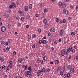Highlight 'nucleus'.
Masks as SVG:
<instances>
[{"label": "nucleus", "instance_id": "1", "mask_svg": "<svg viewBox=\"0 0 78 78\" xmlns=\"http://www.w3.org/2000/svg\"><path fill=\"white\" fill-rule=\"evenodd\" d=\"M1 30L2 32H4L6 30V28L4 26H3L1 27Z\"/></svg>", "mask_w": 78, "mask_h": 78}, {"label": "nucleus", "instance_id": "2", "mask_svg": "<svg viewBox=\"0 0 78 78\" xmlns=\"http://www.w3.org/2000/svg\"><path fill=\"white\" fill-rule=\"evenodd\" d=\"M72 47H70L69 48L67 49V52L68 53H70L71 51H72Z\"/></svg>", "mask_w": 78, "mask_h": 78}, {"label": "nucleus", "instance_id": "3", "mask_svg": "<svg viewBox=\"0 0 78 78\" xmlns=\"http://www.w3.org/2000/svg\"><path fill=\"white\" fill-rule=\"evenodd\" d=\"M11 67L10 66H8L7 67V69H6V70H5V71H6V72H7L9 73V72H7V71H9V70H10L11 69Z\"/></svg>", "mask_w": 78, "mask_h": 78}, {"label": "nucleus", "instance_id": "4", "mask_svg": "<svg viewBox=\"0 0 78 78\" xmlns=\"http://www.w3.org/2000/svg\"><path fill=\"white\" fill-rule=\"evenodd\" d=\"M75 71V70L74 68H73L72 67L70 69V72L72 73H74Z\"/></svg>", "mask_w": 78, "mask_h": 78}, {"label": "nucleus", "instance_id": "5", "mask_svg": "<svg viewBox=\"0 0 78 78\" xmlns=\"http://www.w3.org/2000/svg\"><path fill=\"white\" fill-rule=\"evenodd\" d=\"M66 6V5L65 4V3L63 2V4H62V7L63 8V9H65Z\"/></svg>", "mask_w": 78, "mask_h": 78}, {"label": "nucleus", "instance_id": "6", "mask_svg": "<svg viewBox=\"0 0 78 78\" xmlns=\"http://www.w3.org/2000/svg\"><path fill=\"white\" fill-rule=\"evenodd\" d=\"M50 31L52 32H55V28L54 27L52 28L51 29H50Z\"/></svg>", "mask_w": 78, "mask_h": 78}, {"label": "nucleus", "instance_id": "7", "mask_svg": "<svg viewBox=\"0 0 78 78\" xmlns=\"http://www.w3.org/2000/svg\"><path fill=\"white\" fill-rule=\"evenodd\" d=\"M47 60V58L46 57V56H44V57H43V61H46Z\"/></svg>", "mask_w": 78, "mask_h": 78}, {"label": "nucleus", "instance_id": "8", "mask_svg": "<svg viewBox=\"0 0 78 78\" xmlns=\"http://www.w3.org/2000/svg\"><path fill=\"white\" fill-rule=\"evenodd\" d=\"M11 5L13 6L15 8H16V5H15V3L14 2H12L11 4H10Z\"/></svg>", "mask_w": 78, "mask_h": 78}, {"label": "nucleus", "instance_id": "9", "mask_svg": "<svg viewBox=\"0 0 78 78\" xmlns=\"http://www.w3.org/2000/svg\"><path fill=\"white\" fill-rule=\"evenodd\" d=\"M12 62L10 61L9 62V66H10V67H12Z\"/></svg>", "mask_w": 78, "mask_h": 78}, {"label": "nucleus", "instance_id": "10", "mask_svg": "<svg viewBox=\"0 0 78 78\" xmlns=\"http://www.w3.org/2000/svg\"><path fill=\"white\" fill-rule=\"evenodd\" d=\"M63 12L66 15H67L68 13V10H63Z\"/></svg>", "mask_w": 78, "mask_h": 78}, {"label": "nucleus", "instance_id": "11", "mask_svg": "<svg viewBox=\"0 0 78 78\" xmlns=\"http://www.w3.org/2000/svg\"><path fill=\"white\" fill-rule=\"evenodd\" d=\"M24 9L26 11H27L28 9V6H26L25 7H24Z\"/></svg>", "mask_w": 78, "mask_h": 78}, {"label": "nucleus", "instance_id": "12", "mask_svg": "<svg viewBox=\"0 0 78 78\" xmlns=\"http://www.w3.org/2000/svg\"><path fill=\"white\" fill-rule=\"evenodd\" d=\"M63 30L62 29V30H61L60 32H59V34H63Z\"/></svg>", "mask_w": 78, "mask_h": 78}, {"label": "nucleus", "instance_id": "13", "mask_svg": "<svg viewBox=\"0 0 78 78\" xmlns=\"http://www.w3.org/2000/svg\"><path fill=\"white\" fill-rule=\"evenodd\" d=\"M22 58H19L18 60V61L19 62V63H21L22 61H23Z\"/></svg>", "mask_w": 78, "mask_h": 78}, {"label": "nucleus", "instance_id": "14", "mask_svg": "<svg viewBox=\"0 0 78 78\" xmlns=\"http://www.w3.org/2000/svg\"><path fill=\"white\" fill-rule=\"evenodd\" d=\"M50 71V69L49 68H47L46 70H45V73H46L47 72H48Z\"/></svg>", "mask_w": 78, "mask_h": 78}, {"label": "nucleus", "instance_id": "15", "mask_svg": "<svg viewBox=\"0 0 78 78\" xmlns=\"http://www.w3.org/2000/svg\"><path fill=\"white\" fill-rule=\"evenodd\" d=\"M47 19H44V20H43V23H44L45 24H46L47 23Z\"/></svg>", "mask_w": 78, "mask_h": 78}, {"label": "nucleus", "instance_id": "16", "mask_svg": "<svg viewBox=\"0 0 78 78\" xmlns=\"http://www.w3.org/2000/svg\"><path fill=\"white\" fill-rule=\"evenodd\" d=\"M32 8V4H30L29 6V9H30Z\"/></svg>", "mask_w": 78, "mask_h": 78}, {"label": "nucleus", "instance_id": "17", "mask_svg": "<svg viewBox=\"0 0 78 78\" xmlns=\"http://www.w3.org/2000/svg\"><path fill=\"white\" fill-rule=\"evenodd\" d=\"M32 37L33 38H36V35H35V34H34L33 35H32Z\"/></svg>", "mask_w": 78, "mask_h": 78}, {"label": "nucleus", "instance_id": "18", "mask_svg": "<svg viewBox=\"0 0 78 78\" xmlns=\"http://www.w3.org/2000/svg\"><path fill=\"white\" fill-rule=\"evenodd\" d=\"M59 63V61L58 60H56L55 61V63L56 64H58Z\"/></svg>", "mask_w": 78, "mask_h": 78}, {"label": "nucleus", "instance_id": "19", "mask_svg": "<svg viewBox=\"0 0 78 78\" xmlns=\"http://www.w3.org/2000/svg\"><path fill=\"white\" fill-rule=\"evenodd\" d=\"M37 72L39 73L40 74H41L43 72L42 70H40L38 71Z\"/></svg>", "mask_w": 78, "mask_h": 78}, {"label": "nucleus", "instance_id": "20", "mask_svg": "<svg viewBox=\"0 0 78 78\" xmlns=\"http://www.w3.org/2000/svg\"><path fill=\"white\" fill-rule=\"evenodd\" d=\"M25 75L26 76H27L28 74V71H26V72H25Z\"/></svg>", "mask_w": 78, "mask_h": 78}, {"label": "nucleus", "instance_id": "21", "mask_svg": "<svg viewBox=\"0 0 78 78\" xmlns=\"http://www.w3.org/2000/svg\"><path fill=\"white\" fill-rule=\"evenodd\" d=\"M42 43L44 44H45L47 43V42L45 40H44L43 41Z\"/></svg>", "mask_w": 78, "mask_h": 78}, {"label": "nucleus", "instance_id": "22", "mask_svg": "<svg viewBox=\"0 0 78 78\" xmlns=\"http://www.w3.org/2000/svg\"><path fill=\"white\" fill-rule=\"evenodd\" d=\"M58 4L60 6H61V5H62V3L61 2H58Z\"/></svg>", "mask_w": 78, "mask_h": 78}, {"label": "nucleus", "instance_id": "23", "mask_svg": "<svg viewBox=\"0 0 78 78\" xmlns=\"http://www.w3.org/2000/svg\"><path fill=\"white\" fill-rule=\"evenodd\" d=\"M45 69L44 68H43L42 69V71L43 73H44V72H45Z\"/></svg>", "mask_w": 78, "mask_h": 78}, {"label": "nucleus", "instance_id": "24", "mask_svg": "<svg viewBox=\"0 0 78 78\" xmlns=\"http://www.w3.org/2000/svg\"><path fill=\"white\" fill-rule=\"evenodd\" d=\"M27 65H26L25 66V68H24V69L23 70V71H25V70L26 69H27Z\"/></svg>", "mask_w": 78, "mask_h": 78}, {"label": "nucleus", "instance_id": "25", "mask_svg": "<svg viewBox=\"0 0 78 78\" xmlns=\"http://www.w3.org/2000/svg\"><path fill=\"white\" fill-rule=\"evenodd\" d=\"M8 42H9V43H10L12 42V39H9L8 40Z\"/></svg>", "mask_w": 78, "mask_h": 78}, {"label": "nucleus", "instance_id": "26", "mask_svg": "<svg viewBox=\"0 0 78 78\" xmlns=\"http://www.w3.org/2000/svg\"><path fill=\"white\" fill-rule=\"evenodd\" d=\"M70 8L71 9H73L74 8V7L73 5H70Z\"/></svg>", "mask_w": 78, "mask_h": 78}, {"label": "nucleus", "instance_id": "27", "mask_svg": "<svg viewBox=\"0 0 78 78\" xmlns=\"http://www.w3.org/2000/svg\"><path fill=\"white\" fill-rule=\"evenodd\" d=\"M17 4L18 5H20L21 4V3L19 2H17Z\"/></svg>", "mask_w": 78, "mask_h": 78}, {"label": "nucleus", "instance_id": "28", "mask_svg": "<svg viewBox=\"0 0 78 78\" xmlns=\"http://www.w3.org/2000/svg\"><path fill=\"white\" fill-rule=\"evenodd\" d=\"M28 75H29V78H31L32 76V74H28Z\"/></svg>", "mask_w": 78, "mask_h": 78}, {"label": "nucleus", "instance_id": "29", "mask_svg": "<svg viewBox=\"0 0 78 78\" xmlns=\"http://www.w3.org/2000/svg\"><path fill=\"white\" fill-rule=\"evenodd\" d=\"M28 69L29 71H31V66H29V67L28 68Z\"/></svg>", "mask_w": 78, "mask_h": 78}, {"label": "nucleus", "instance_id": "30", "mask_svg": "<svg viewBox=\"0 0 78 78\" xmlns=\"http://www.w3.org/2000/svg\"><path fill=\"white\" fill-rule=\"evenodd\" d=\"M18 14H22L23 12L21 11L20 10L18 11Z\"/></svg>", "mask_w": 78, "mask_h": 78}, {"label": "nucleus", "instance_id": "31", "mask_svg": "<svg viewBox=\"0 0 78 78\" xmlns=\"http://www.w3.org/2000/svg\"><path fill=\"white\" fill-rule=\"evenodd\" d=\"M8 28H9V29L11 28V25L9 24H8Z\"/></svg>", "mask_w": 78, "mask_h": 78}, {"label": "nucleus", "instance_id": "32", "mask_svg": "<svg viewBox=\"0 0 78 78\" xmlns=\"http://www.w3.org/2000/svg\"><path fill=\"white\" fill-rule=\"evenodd\" d=\"M70 74L69 73H68L67 74V78H69Z\"/></svg>", "mask_w": 78, "mask_h": 78}, {"label": "nucleus", "instance_id": "33", "mask_svg": "<svg viewBox=\"0 0 78 78\" xmlns=\"http://www.w3.org/2000/svg\"><path fill=\"white\" fill-rule=\"evenodd\" d=\"M48 35L49 36H50L51 35V34L50 32H49V31H48Z\"/></svg>", "mask_w": 78, "mask_h": 78}, {"label": "nucleus", "instance_id": "34", "mask_svg": "<svg viewBox=\"0 0 78 78\" xmlns=\"http://www.w3.org/2000/svg\"><path fill=\"white\" fill-rule=\"evenodd\" d=\"M59 23L61 24L62 23V20L61 19L60 20H59Z\"/></svg>", "mask_w": 78, "mask_h": 78}, {"label": "nucleus", "instance_id": "35", "mask_svg": "<svg viewBox=\"0 0 78 78\" xmlns=\"http://www.w3.org/2000/svg\"><path fill=\"white\" fill-rule=\"evenodd\" d=\"M23 20H24V17H22L21 19V21L22 22H23Z\"/></svg>", "mask_w": 78, "mask_h": 78}, {"label": "nucleus", "instance_id": "36", "mask_svg": "<svg viewBox=\"0 0 78 78\" xmlns=\"http://www.w3.org/2000/svg\"><path fill=\"white\" fill-rule=\"evenodd\" d=\"M61 66H59V67H58V70L59 71H61Z\"/></svg>", "mask_w": 78, "mask_h": 78}, {"label": "nucleus", "instance_id": "37", "mask_svg": "<svg viewBox=\"0 0 78 78\" xmlns=\"http://www.w3.org/2000/svg\"><path fill=\"white\" fill-rule=\"evenodd\" d=\"M65 55V54L64 52H61V55L62 56H64Z\"/></svg>", "mask_w": 78, "mask_h": 78}, {"label": "nucleus", "instance_id": "38", "mask_svg": "<svg viewBox=\"0 0 78 78\" xmlns=\"http://www.w3.org/2000/svg\"><path fill=\"white\" fill-rule=\"evenodd\" d=\"M2 60V62H3V61H4L5 60V58L3 57H2V59H1Z\"/></svg>", "mask_w": 78, "mask_h": 78}, {"label": "nucleus", "instance_id": "39", "mask_svg": "<svg viewBox=\"0 0 78 78\" xmlns=\"http://www.w3.org/2000/svg\"><path fill=\"white\" fill-rule=\"evenodd\" d=\"M71 34L72 36H73L75 35V33L74 32H72L71 33Z\"/></svg>", "mask_w": 78, "mask_h": 78}, {"label": "nucleus", "instance_id": "40", "mask_svg": "<svg viewBox=\"0 0 78 78\" xmlns=\"http://www.w3.org/2000/svg\"><path fill=\"white\" fill-rule=\"evenodd\" d=\"M1 42V44H2V45L3 46H4L5 45L4 41H2V42Z\"/></svg>", "mask_w": 78, "mask_h": 78}, {"label": "nucleus", "instance_id": "41", "mask_svg": "<svg viewBox=\"0 0 78 78\" xmlns=\"http://www.w3.org/2000/svg\"><path fill=\"white\" fill-rule=\"evenodd\" d=\"M31 38V35H29L28 36V39H29Z\"/></svg>", "mask_w": 78, "mask_h": 78}, {"label": "nucleus", "instance_id": "42", "mask_svg": "<svg viewBox=\"0 0 78 78\" xmlns=\"http://www.w3.org/2000/svg\"><path fill=\"white\" fill-rule=\"evenodd\" d=\"M59 18H56V21L57 22H59Z\"/></svg>", "mask_w": 78, "mask_h": 78}, {"label": "nucleus", "instance_id": "43", "mask_svg": "<svg viewBox=\"0 0 78 78\" xmlns=\"http://www.w3.org/2000/svg\"><path fill=\"white\" fill-rule=\"evenodd\" d=\"M38 32L41 33V29H38Z\"/></svg>", "mask_w": 78, "mask_h": 78}, {"label": "nucleus", "instance_id": "44", "mask_svg": "<svg viewBox=\"0 0 78 78\" xmlns=\"http://www.w3.org/2000/svg\"><path fill=\"white\" fill-rule=\"evenodd\" d=\"M35 46L36 44H34L32 46V48H35Z\"/></svg>", "mask_w": 78, "mask_h": 78}, {"label": "nucleus", "instance_id": "45", "mask_svg": "<svg viewBox=\"0 0 78 78\" xmlns=\"http://www.w3.org/2000/svg\"><path fill=\"white\" fill-rule=\"evenodd\" d=\"M66 22V20L65 19H64L62 21V23H65Z\"/></svg>", "mask_w": 78, "mask_h": 78}, {"label": "nucleus", "instance_id": "46", "mask_svg": "<svg viewBox=\"0 0 78 78\" xmlns=\"http://www.w3.org/2000/svg\"><path fill=\"white\" fill-rule=\"evenodd\" d=\"M14 6L11 5H10L9 6V8H10V9H12L13 7Z\"/></svg>", "mask_w": 78, "mask_h": 78}, {"label": "nucleus", "instance_id": "47", "mask_svg": "<svg viewBox=\"0 0 78 78\" xmlns=\"http://www.w3.org/2000/svg\"><path fill=\"white\" fill-rule=\"evenodd\" d=\"M75 52V49L74 48L72 49V52L73 53H74Z\"/></svg>", "mask_w": 78, "mask_h": 78}, {"label": "nucleus", "instance_id": "48", "mask_svg": "<svg viewBox=\"0 0 78 78\" xmlns=\"http://www.w3.org/2000/svg\"><path fill=\"white\" fill-rule=\"evenodd\" d=\"M37 76L38 77L40 75V74H39V73L38 72H37Z\"/></svg>", "mask_w": 78, "mask_h": 78}, {"label": "nucleus", "instance_id": "49", "mask_svg": "<svg viewBox=\"0 0 78 78\" xmlns=\"http://www.w3.org/2000/svg\"><path fill=\"white\" fill-rule=\"evenodd\" d=\"M21 25V23H18V26L19 27H20V26Z\"/></svg>", "mask_w": 78, "mask_h": 78}, {"label": "nucleus", "instance_id": "50", "mask_svg": "<svg viewBox=\"0 0 78 78\" xmlns=\"http://www.w3.org/2000/svg\"><path fill=\"white\" fill-rule=\"evenodd\" d=\"M5 66H2V69H5Z\"/></svg>", "mask_w": 78, "mask_h": 78}, {"label": "nucleus", "instance_id": "51", "mask_svg": "<svg viewBox=\"0 0 78 78\" xmlns=\"http://www.w3.org/2000/svg\"><path fill=\"white\" fill-rule=\"evenodd\" d=\"M30 18V16L29 15H28V16H27L26 19H28V18Z\"/></svg>", "mask_w": 78, "mask_h": 78}, {"label": "nucleus", "instance_id": "52", "mask_svg": "<svg viewBox=\"0 0 78 78\" xmlns=\"http://www.w3.org/2000/svg\"><path fill=\"white\" fill-rule=\"evenodd\" d=\"M44 12H47V10L46 8H45V9H44Z\"/></svg>", "mask_w": 78, "mask_h": 78}, {"label": "nucleus", "instance_id": "53", "mask_svg": "<svg viewBox=\"0 0 78 78\" xmlns=\"http://www.w3.org/2000/svg\"><path fill=\"white\" fill-rule=\"evenodd\" d=\"M65 66H63V70L65 71Z\"/></svg>", "mask_w": 78, "mask_h": 78}, {"label": "nucleus", "instance_id": "54", "mask_svg": "<svg viewBox=\"0 0 78 78\" xmlns=\"http://www.w3.org/2000/svg\"><path fill=\"white\" fill-rule=\"evenodd\" d=\"M42 42V41L41 40H39V41H38V43H39L40 44H41Z\"/></svg>", "mask_w": 78, "mask_h": 78}, {"label": "nucleus", "instance_id": "55", "mask_svg": "<svg viewBox=\"0 0 78 78\" xmlns=\"http://www.w3.org/2000/svg\"><path fill=\"white\" fill-rule=\"evenodd\" d=\"M17 66L18 67H20L21 66V64H17Z\"/></svg>", "mask_w": 78, "mask_h": 78}, {"label": "nucleus", "instance_id": "56", "mask_svg": "<svg viewBox=\"0 0 78 78\" xmlns=\"http://www.w3.org/2000/svg\"><path fill=\"white\" fill-rule=\"evenodd\" d=\"M76 11H78V5L76 6Z\"/></svg>", "mask_w": 78, "mask_h": 78}, {"label": "nucleus", "instance_id": "57", "mask_svg": "<svg viewBox=\"0 0 78 78\" xmlns=\"http://www.w3.org/2000/svg\"><path fill=\"white\" fill-rule=\"evenodd\" d=\"M72 20V17H69L68 18V20Z\"/></svg>", "mask_w": 78, "mask_h": 78}, {"label": "nucleus", "instance_id": "58", "mask_svg": "<svg viewBox=\"0 0 78 78\" xmlns=\"http://www.w3.org/2000/svg\"><path fill=\"white\" fill-rule=\"evenodd\" d=\"M3 41V39H2V38H0V42H2Z\"/></svg>", "mask_w": 78, "mask_h": 78}, {"label": "nucleus", "instance_id": "59", "mask_svg": "<svg viewBox=\"0 0 78 78\" xmlns=\"http://www.w3.org/2000/svg\"><path fill=\"white\" fill-rule=\"evenodd\" d=\"M41 65L43 64L44 62H43V60H41Z\"/></svg>", "mask_w": 78, "mask_h": 78}, {"label": "nucleus", "instance_id": "60", "mask_svg": "<svg viewBox=\"0 0 78 78\" xmlns=\"http://www.w3.org/2000/svg\"><path fill=\"white\" fill-rule=\"evenodd\" d=\"M60 74L62 76L63 75V73L62 71L60 72Z\"/></svg>", "mask_w": 78, "mask_h": 78}, {"label": "nucleus", "instance_id": "61", "mask_svg": "<svg viewBox=\"0 0 78 78\" xmlns=\"http://www.w3.org/2000/svg\"><path fill=\"white\" fill-rule=\"evenodd\" d=\"M22 59L23 62L25 60V58H22Z\"/></svg>", "mask_w": 78, "mask_h": 78}, {"label": "nucleus", "instance_id": "62", "mask_svg": "<svg viewBox=\"0 0 78 78\" xmlns=\"http://www.w3.org/2000/svg\"><path fill=\"white\" fill-rule=\"evenodd\" d=\"M35 16H36V17H38V16H39L38 14H36L35 15Z\"/></svg>", "mask_w": 78, "mask_h": 78}, {"label": "nucleus", "instance_id": "63", "mask_svg": "<svg viewBox=\"0 0 78 78\" xmlns=\"http://www.w3.org/2000/svg\"><path fill=\"white\" fill-rule=\"evenodd\" d=\"M76 60H77V61H78V55L76 56Z\"/></svg>", "mask_w": 78, "mask_h": 78}, {"label": "nucleus", "instance_id": "64", "mask_svg": "<svg viewBox=\"0 0 78 78\" xmlns=\"http://www.w3.org/2000/svg\"><path fill=\"white\" fill-rule=\"evenodd\" d=\"M44 28H47V25H44Z\"/></svg>", "mask_w": 78, "mask_h": 78}]
</instances>
